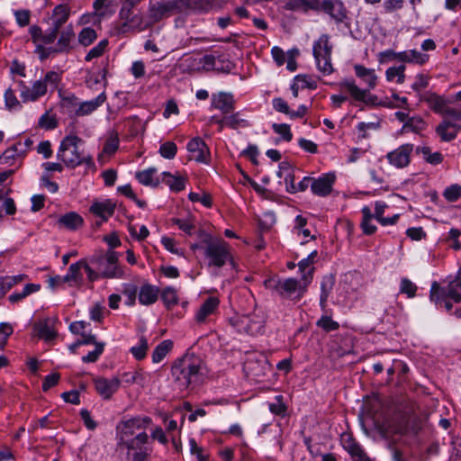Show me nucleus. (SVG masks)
<instances>
[{
  "label": "nucleus",
  "mask_w": 461,
  "mask_h": 461,
  "mask_svg": "<svg viewBox=\"0 0 461 461\" xmlns=\"http://www.w3.org/2000/svg\"><path fill=\"white\" fill-rule=\"evenodd\" d=\"M181 2L197 13H208L213 8L212 0H181Z\"/></svg>",
  "instance_id": "nucleus-36"
},
{
  "label": "nucleus",
  "mask_w": 461,
  "mask_h": 461,
  "mask_svg": "<svg viewBox=\"0 0 461 461\" xmlns=\"http://www.w3.org/2000/svg\"><path fill=\"white\" fill-rule=\"evenodd\" d=\"M111 5V0H95L93 3L94 14L95 16H104Z\"/></svg>",
  "instance_id": "nucleus-62"
},
{
  "label": "nucleus",
  "mask_w": 461,
  "mask_h": 461,
  "mask_svg": "<svg viewBox=\"0 0 461 461\" xmlns=\"http://www.w3.org/2000/svg\"><path fill=\"white\" fill-rule=\"evenodd\" d=\"M302 276V281L290 277L286 279L269 278L264 284L265 286L275 292L281 298L285 300L299 301L305 294L308 285L312 280L313 268H311Z\"/></svg>",
  "instance_id": "nucleus-2"
},
{
  "label": "nucleus",
  "mask_w": 461,
  "mask_h": 461,
  "mask_svg": "<svg viewBox=\"0 0 461 461\" xmlns=\"http://www.w3.org/2000/svg\"><path fill=\"white\" fill-rule=\"evenodd\" d=\"M270 411L277 416L285 417L287 412V406L284 402V396L279 394L275 397V402L269 403Z\"/></svg>",
  "instance_id": "nucleus-46"
},
{
  "label": "nucleus",
  "mask_w": 461,
  "mask_h": 461,
  "mask_svg": "<svg viewBox=\"0 0 461 461\" xmlns=\"http://www.w3.org/2000/svg\"><path fill=\"white\" fill-rule=\"evenodd\" d=\"M143 0H122V6L119 11L118 30L121 33H127L129 32H143V15L137 9V6Z\"/></svg>",
  "instance_id": "nucleus-5"
},
{
  "label": "nucleus",
  "mask_w": 461,
  "mask_h": 461,
  "mask_svg": "<svg viewBox=\"0 0 461 461\" xmlns=\"http://www.w3.org/2000/svg\"><path fill=\"white\" fill-rule=\"evenodd\" d=\"M417 153H421L426 162L431 165H438L443 161V155L437 151L432 153L429 147H418Z\"/></svg>",
  "instance_id": "nucleus-38"
},
{
  "label": "nucleus",
  "mask_w": 461,
  "mask_h": 461,
  "mask_svg": "<svg viewBox=\"0 0 461 461\" xmlns=\"http://www.w3.org/2000/svg\"><path fill=\"white\" fill-rule=\"evenodd\" d=\"M63 104L69 108V112H74L77 115L85 114V103L78 102L77 97L75 95L68 96L63 99Z\"/></svg>",
  "instance_id": "nucleus-45"
},
{
  "label": "nucleus",
  "mask_w": 461,
  "mask_h": 461,
  "mask_svg": "<svg viewBox=\"0 0 461 461\" xmlns=\"http://www.w3.org/2000/svg\"><path fill=\"white\" fill-rule=\"evenodd\" d=\"M316 325L326 332L334 331L339 328V323L327 315L321 316V319L317 321Z\"/></svg>",
  "instance_id": "nucleus-52"
},
{
  "label": "nucleus",
  "mask_w": 461,
  "mask_h": 461,
  "mask_svg": "<svg viewBox=\"0 0 461 461\" xmlns=\"http://www.w3.org/2000/svg\"><path fill=\"white\" fill-rule=\"evenodd\" d=\"M340 87L348 91L350 96L359 102L374 104L377 97L369 94V89L359 88L354 80H345L340 83Z\"/></svg>",
  "instance_id": "nucleus-17"
},
{
  "label": "nucleus",
  "mask_w": 461,
  "mask_h": 461,
  "mask_svg": "<svg viewBox=\"0 0 461 461\" xmlns=\"http://www.w3.org/2000/svg\"><path fill=\"white\" fill-rule=\"evenodd\" d=\"M198 238L204 244V256L208 259V267H222L227 262H232L230 247L222 239L213 238L203 230H198Z\"/></svg>",
  "instance_id": "nucleus-3"
},
{
  "label": "nucleus",
  "mask_w": 461,
  "mask_h": 461,
  "mask_svg": "<svg viewBox=\"0 0 461 461\" xmlns=\"http://www.w3.org/2000/svg\"><path fill=\"white\" fill-rule=\"evenodd\" d=\"M202 358L194 354H185L175 360L171 366V375L174 383L180 390H186L195 386L203 380Z\"/></svg>",
  "instance_id": "nucleus-1"
},
{
  "label": "nucleus",
  "mask_w": 461,
  "mask_h": 461,
  "mask_svg": "<svg viewBox=\"0 0 461 461\" xmlns=\"http://www.w3.org/2000/svg\"><path fill=\"white\" fill-rule=\"evenodd\" d=\"M151 422V418L148 416H136L131 419L122 420L116 425L115 429L116 446L134 438L137 431H145Z\"/></svg>",
  "instance_id": "nucleus-7"
},
{
  "label": "nucleus",
  "mask_w": 461,
  "mask_h": 461,
  "mask_svg": "<svg viewBox=\"0 0 461 461\" xmlns=\"http://www.w3.org/2000/svg\"><path fill=\"white\" fill-rule=\"evenodd\" d=\"M83 224L84 219L74 212H70L60 216L56 222L59 229H66L68 230H76L82 227Z\"/></svg>",
  "instance_id": "nucleus-23"
},
{
  "label": "nucleus",
  "mask_w": 461,
  "mask_h": 461,
  "mask_svg": "<svg viewBox=\"0 0 461 461\" xmlns=\"http://www.w3.org/2000/svg\"><path fill=\"white\" fill-rule=\"evenodd\" d=\"M93 382L95 389L104 400H109L121 385V380L118 377L112 379L95 377Z\"/></svg>",
  "instance_id": "nucleus-15"
},
{
  "label": "nucleus",
  "mask_w": 461,
  "mask_h": 461,
  "mask_svg": "<svg viewBox=\"0 0 461 461\" xmlns=\"http://www.w3.org/2000/svg\"><path fill=\"white\" fill-rule=\"evenodd\" d=\"M69 16V9L65 5L56 6L50 17L51 26L45 32L38 25L30 27L29 32L32 42L53 43L62 26L67 23Z\"/></svg>",
  "instance_id": "nucleus-4"
},
{
  "label": "nucleus",
  "mask_w": 461,
  "mask_h": 461,
  "mask_svg": "<svg viewBox=\"0 0 461 461\" xmlns=\"http://www.w3.org/2000/svg\"><path fill=\"white\" fill-rule=\"evenodd\" d=\"M329 40V35L322 34L314 41L312 47V54L316 60L317 68L324 75H330L333 72L331 64L332 45Z\"/></svg>",
  "instance_id": "nucleus-9"
},
{
  "label": "nucleus",
  "mask_w": 461,
  "mask_h": 461,
  "mask_svg": "<svg viewBox=\"0 0 461 461\" xmlns=\"http://www.w3.org/2000/svg\"><path fill=\"white\" fill-rule=\"evenodd\" d=\"M258 367H259V362L252 360V359L246 361V363L244 365V368L248 371V373L257 378H259V377L265 375V372L263 370L264 366H261L260 368H258Z\"/></svg>",
  "instance_id": "nucleus-57"
},
{
  "label": "nucleus",
  "mask_w": 461,
  "mask_h": 461,
  "mask_svg": "<svg viewBox=\"0 0 461 461\" xmlns=\"http://www.w3.org/2000/svg\"><path fill=\"white\" fill-rule=\"evenodd\" d=\"M424 128V121L420 117H411L407 120L403 129H410L414 132H419Z\"/></svg>",
  "instance_id": "nucleus-63"
},
{
  "label": "nucleus",
  "mask_w": 461,
  "mask_h": 461,
  "mask_svg": "<svg viewBox=\"0 0 461 461\" xmlns=\"http://www.w3.org/2000/svg\"><path fill=\"white\" fill-rule=\"evenodd\" d=\"M317 255V250H313L308 255L307 258L302 259L298 263L299 271L301 272L302 276L303 274H306L308 276L307 272L312 268L311 265H312L315 262Z\"/></svg>",
  "instance_id": "nucleus-54"
},
{
  "label": "nucleus",
  "mask_w": 461,
  "mask_h": 461,
  "mask_svg": "<svg viewBox=\"0 0 461 461\" xmlns=\"http://www.w3.org/2000/svg\"><path fill=\"white\" fill-rule=\"evenodd\" d=\"M158 294V287L150 284H144L138 293V299L140 304L150 305L157 302Z\"/></svg>",
  "instance_id": "nucleus-25"
},
{
  "label": "nucleus",
  "mask_w": 461,
  "mask_h": 461,
  "mask_svg": "<svg viewBox=\"0 0 461 461\" xmlns=\"http://www.w3.org/2000/svg\"><path fill=\"white\" fill-rule=\"evenodd\" d=\"M447 287H442L438 282H433L430 288L429 298L431 302L438 303L448 298Z\"/></svg>",
  "instance_id": "nucleus-42"
},
{
  "label": "nucleus",
  "mask_w": 461,
  "mask_h": 461,
  "mask_svg": "<svg viewBox=\"0 0 461 461\" xmlns=\"http://www.w3.org/2000/svg\"><path fill=\"white\" fill-rule=\"evenodd\" d=\"M81 268L86 270V261L82 259L70 265L68 274L62 278V282L69 283L70 285H77L83 281Z\"/></svg>",
  "instance_id": "nucleus-26"
},
{
  "label": "nucleus",
  "mask_w": 461,
  "mask_h": 461,
  "mask_svg": "<svg viewBox=\"0 0 461 461\" xmlns=\"http://www.w3.org/2000/svg\"><path fill=\"white\" fill-rule=\"evenodd\" d=\"M41 289V285L38 284H28L23 291L20 293H14L9 295L8 299L12 303H16L32 293L38 292Z\"/></svg>",
  "instance_id": "nucleus-40"
},
{
  "label": "nucleus",
  "mask_w": 461,
  "mask_h": 461,
  "mask_svg": "<svg viewBox=\"0 0 461 461\" xmlns=\"http://www.w3.org/2000/svg\"><path fill=\"white\" fill-rule=\"evenodd\" d=\"M321 10L329 14L337 23H344L348 17V10L341 0H324Z\"/></svg>",
  "instance_id": "nucleus-13"
},
{
  "label": "nucleus",
  "mask_w": 461,
  "mask_h": 461,
  "mask_svg": "<svg viewBox=\"0 0 461 461\" xmlns=\"http://www.w3.org/2000/svg\"><path fill=\"white\" fill-rule=\"evenodd\" d=\"M173 348V342L169 339L160 342L152 352V361L159 363Z\"/></svg>",
  "instance_id": "nucleus-37"
},
{
  "label": "nucleus",
  "mask_w": 461,
  "mask_h": 461,
  "mask_svg": "<svg viewBox=\"0 0 461 461\" xmlns=\"http://www.w3.org/2000/svg\"><path fill=\"white\" fill-rule=\"evenodd\" d=\"M212 106L220 110L222 113L227 114L234 110L233 95L224 92L212 95Z\"/></svg>",
  "instance_id": "nucleus-22"
},
{
  "label": "nucleus",
  "mask_w": 461,
  "mask_h": 461,
  "mask_svg": "<svg viewBox=\"0 0 461 461\" xmlns=\"http://www.w3.org/2000/svg\"><path fill=\"white\" fill-rule=\"evenodd\" d=\"M149 435L145 431L137 433L134 438L117 446L118 449H126V457L131 461H148L151 449L147 447Z\"/></svg>",
  "instance_id": "nucleus-8"
},
{
  "label": "nucleus",
  "mask_w": 461,
  "mask_h": 461,
  "mask_svg": "<svg viewBox=\"0 0 461 461\" xmlns=\"http://www.w3.org/2000/svg\"><path fill=\"white\" fill-rule=\"evenodd\" d=\"M335 285V276L333 274L326 275L322 277L321 283L320 305L322 309L326 307L328 298Z\"/></svg>",
  "instance_id": "nucleus-30"
},
{
  "label": "nucleus",
  "mask_w": 461,
  "mask_h": 461,
  "mask_svg": "<svg viewBox=\"0 0 461 461\" xmlns=\"http://www.w3.org/2000/svg\"><path fill=\"white\" fill-rule=\"evenodd\" d=\"M225 122V125L231 129H238L239 127H248L249 123L247 120L240 117L239 113H232L231 115L223 117V121Z\"/></svg>",
  "instance_id": "nucleus-47"
},
{
  "label": "nucleus",
  "mask_w": 461,
  "mask_h": 461,
  "mask_svg": "<svg viewBox=\"0 0 461 461\" xmlns=\"http://www.w3.org/2000/svg\"><path fill=\"white\" fill-rule=\"evenodd\" d=\"M158 152L164 158L173 159L176 155L177 146L173 141H166L160 145Z\"/></svg>",
  "instance_id": "nucleus-50"
},
{
  "label": "nucleus",
  "mask_w": 461,
  "mask_h": 461,
  "mask_svg": "<svg viewBox=\"0 0 461 461\" xmlns=\"http://www.w3.org/2000/svg\"><path fill=\"white\" fill-rule=\"evenodd\" d=\"M59 40L54 47L46 48L45 45L50 43L33 42L36 45V53L39 54L41 59H45L51 54L66 52L70 48V43L75 38V33L70 26L60 29L58 34Z\"/></svg>",
  "instance_id": "nucleus-11"
},
{
  "label": "nucleus",
  "mask_w": 461,
  "mask_h": 461,
  "mask_svg": "<svg viewBox=\"0 0 461 461\" xmlns=\"http://www.w3.org/2000/svg\"><path fill=\"white\" fill-rule=\"evenodd\" d=\"M443 196L448 202H456L461 198V185L455 184L445 189Z\"/></svg>",
  "instance_id": "nucleus-55"
},
{
  "label": "nucleus",
  "mask_w": 461,
  "mask_h": 461,
  "mask_svg": "<svg viewBox=\"0 0 461 461\" xmlns=\"http://www.w3.org/2000/svg\"><path fill=\"white\" fill-rule=\"evenodd\" d=\"M274 131L282 136L285 141H290L293 139V134L290 126L286 123H274L272 126Z\"/></svg>",
  "instance_id": "nucleus-61"
},
{
  "label": "nucleus",
  "mask_w": 461,
  "mask_h": 461,
  "mask_svg": "<svg viewBox=\"0 0 461 461\" xmlns=\"http://www.w3.org/2000/svg\"><path fill=\"white\" fill-rule=\"evenodd\" d=\"M363 218L361 221V229L366 235H372L376 230V226L372 223L374 215L368 206H364L361 210Z\"/></svg>",
  "instance_id": "nucleus-33"
},
{
  "label": "nucleus",
  "mask_w": 461,
  "mask_h": 461,
  "mask_svg": "<svg viewBox=\"0 0 461 461\" xmlns=\"http://www.w3.org/2000/svg\"><path fill=\"white\" fill-rule=\"evenodd\" d=\"M461 130V125L449 120H443L437 127L436 132L442 141L449 142L455 140Z\"/></svg>",
  "instance_id": "nucleus-20"
},
{
  "label": "nucleus",
  "mask_w": 461,
  "mask_h": 461,
  "mask_svg": "<svg viewBox=\"0 0 461 461\" xmlns=\"http://www.w3.org/2000/svg\"><path fill=\"white\" fill-rule=\"evenodd\" d=\"M149 348L148 340L145 337L140 339L139 344L131 348V353L137 360L145 358Z\"/></svg>",
  "instance_id": "nucleus-48"
},
{
  "label": "nucleus",
  "mask_w": 461,
  "mask_h": 461,
  "mask_svg": "<svg viewBox=\"0 0 461 461\" xmlns=\"http://www.w3.org/2000/svg\"><path fill=\"white\" fill-rule=\"evenodd\" d=\"M119 148V138L117 135L109 137L103 148L102 153L98 156V160L103 159L104 156L111 157Z\"/></svg>",
  "instance_id": "nucleus-43"
},
{
  "label": "nucleus",
  "mask_w": 461,
  "mask_h": 461,
  "mask_svg": "<svg viewBox=\"0 0 461 461\" xmlns=\"http://www.w3.org/2000/svg\"><path fill=\"white\" fill-rule=\"evenodd\" d=\"M157 173V169L155 167H149L143 171H139L136 173V179L144 185H150L157 187L160 181L158 177H155V174Z\"/></svg>",
  "instance_id": "nucleus-32"
},
{
  "label": "nucleus",
  "mask_w": 461,
  "mask_h": 461,
  "mask_svg": "<svg viewBox=\"0 0 461 461\" xmlns=\"http://www.w3.org/2000/svg\"><path fill=\"white\" fill-rule=\"evenodd\" d=\"M161 300L167 310L172 309L178 303V296L176 290L171 286L164 288L161 292Z\"/></svg>",
  "instance_id": "nucleus-39"
},
{
  "label": "nucleus",
  "mask_w": 461,
  "mask_h": 461,
  "mask_svg": "<svg viewBox=\"0 0 461 461\" xmlns=\"http://www.w3.org/2000/svg\"><path fill=\"white\" fill-rule=\"evenodd\" d=\"M177 1H156L149 0L147 17L143 16V26L145 30L152 27L162 19L171 15L173 11L178 9Z\"/></svg>",
  "instance_id": "nucleus-10"
},
{
  "label": "nucleus",
  "mask_w": 461,
  "mask_h": 461,
  "mask_svg": "<svg viewBox=\"0 0 461 461\" xmlns=\"http://www.w3.org/2000/svg\"><path fill=\"white\" fill-rule=\"evenodd\" d=\"M161 181L168 185L173 192H180L185 189V179L181 176H176L169 172L162 173Z\"/></svg>",
  "instance_id": "nucleus-35"
},
{
  "label": "nucleus",
  "mask_w": 461,
  "mask_h": 461,
  "mask_svg": "<svg viewBox=\"0 0 461 461\" xmlns=\"http://www.w3.org/2000/svg\"><path fill=\"white\" fill-rule=\"evenodd\" d=\"M447 289L448 298L452 299L456 303H461V278H458V273L455 280L449 282Z\"/></svg>",
  "instance_id": "nucleus-41"
},
{
  "label": "nucleus",
  "mask_w": 461,
  "mask_h": 461,
  "mask_svg": "<svg viewBox=\"0 0 461 461\" xmlns=\"http://www.w3.org/2000/svg\"><path fill=\"white\" fill-rule=\"evenodd\" d=\"M14 329L10 323H0V349H3L7 343L8 338L12 335Z\"/></svg>",
  "instance_id": "nucleus-60"
},
{
  "label": "nucleus",
  "mask_w": 461,
  "mask_h": 461,
  "mask_svg": "<svg viewBox=\"0 0 461 461\" xmlns=\"http://www.w3.org/2000/svg\"><path fill=\"white\" fill-rule=\"evenodd\" d=\"M413 151V145L406 143L396 149L387 153L388 162L397 168L406 167L411 162V154Z\"/></svg>",
  "instance_id": "nucleus-12"
},
{
  "label": "nucleus",
  "mask_w": 461,
  "mask_h": 461,
  "mask_svg": "<svg viewBox=\"0 0 461 461\" xmlns=\"http://www.w3.org/2000/svg\"><path fill=\"white\" fill-rule=\"evenodd\" d=\"M398 60L402 62L415 63L423 65L429 60V55L421 53L416 50L398 52Z\"/></svg>",
  "instance_id": "nucleus-29"
},
{
  "label": "nucleus",
  "mask_w": 461,
  "mask_h": 461,
  "mask_svg": "<svg viewBox=\"0 0 461 461\" xmlns=\"http://www.w3.org/2000/svg\"><path fill=\"white\" fill-rule=\"evenodd\" d=\"M92 84L95 85L96 89L101 90V92L94 100L88 101V113L97 109V107L103 104L106 100L105 87L107 81L105 77V70H103L102 74L96 76L94 79L91 78L88 80V87H92Z\"/></svg>",
  "instance_id": "nucleus-18"
},
{
  "label": "nucleus",
  "mask_w": 461,
  "mask_h": 461,
  "mask_svg": "<svg viewBox=\"0 0 461 461\" xmlns=\"http://www.w3.org/2000/svg\"><path fill=\"white\" fill-rule=\"evenodd\" d=\"M321 0H288L285 5L286 10L308 12L320 11L321 7Z\"/></svg>",
  "instance_id": "nucleus-24"
},
{
  "label": "nucleus",
  "mask_w": 461,
  "mask_h": 461,
  "mask_svg": "<svg viewBox=\"0 0 461 461\" xmlns=\"http://www.w3.org/2000/svg\"><path fill=\"white\" fill-rule=\"evenodd\" d=\"M108 43L107 39H103L96 46L88 50V60L101 57L107 49Z\"/></svg>",
  "instance_id": "nucleus-59"
},
{
  "label": "nucleus",
  "mask_w": 461,
  "mask_h": 461,
  "mask_svg": "<svg viewBox=\"0 0 461 461\" xmlns=\"http://www.w3.org/2000/svg\"><path fill=\"white\" fill-rule=\"evenodd\" d=\"M336 176L333 173L322 175L319 178H313L311 184L312 192L318 196H328L333 189Z\"/></svg>",
  "instance_id": "nucleus-16"
},
{
  "label": "nucleus",
  "mask_w": 461,
  "mask_h": 461,
  "mask_svg": "<svg viewBox=\"0 0 461 461\" xmlns=\"http://www.w3.org/2000/svg\"><path fill=\"white\" fill-rule=\"evenodd\" d=\"M36 329L39 338L46 341H50L54 339L57 336V333L54 330V329L51 326H50L47 322L39 324L36 327Z\"/></svg>",
  "instance_id": "nucleus-49"
},
{
  "label": "nucleus",
  "mask_w": 461,
  "mask_h": 461,
  "mask_svg": "<svg viewBox=\"0 0 461 461\" xmlns=\"http://www.w3.org/2000/svg\"><path fill=\"white\" fill-rule=\"evenodd\" d=\"M114 210L115 203L111 199H105L104 201L95 200L88 212L95 217L102 219L103 221H107L114 213Z\"/></svg>",
  "instance_id": "nucleus-19"
},
{
  "label": "nucleus",
  "mask_w": 461,
  "mask_h": 461,
  "mask_svg": "<svg viewBox=\"0 0 461 461\" xmlns=\"http://www.w3.org/2000/svg\"><path fill=\"white\" fill-rule=\"evenodd\" d=\"M100 276L104 278H122L124 276V270L120 265L105 264Z\"/></svg>",
  "instance_id": "nucleus-44"
},
{
  "label": "nucleus",
  "mask_w": 461,
  "mask_h": 461,
  "mask_svg": "<svg viewBox=\"0 0 461 461\" xmlns=\"http://www.w3.org/2000/svg\"><path fill=\"white\" fill-rule=\"evenodd\" d=\"M420 100L426 102L434 113L439 114L443 113L447 104L443 96L431 92L424 93L421 95Z\"/></svg>",
  "instance_id": "nucleus-28"
},
{
  "label": "nucleus",
  "mask_w": 461,
  "mask_h": 461,
  "mask_svg": "<svg viewBox=\"0 0 461 461\" xmlns=\"http://www.w3.org/2000/svg\"><path fill=\"white\" fill-rule=\"evenodd\" d=\"M234 68V64L225 55L217 56L216 71L230 73Z\"/></svg>",
  "instance_id": "nucleus-58"
},
{
  "label": "nucleus",
  "mask_w": 461,
  "mask_h": 461,
  "mask_svg": "<svg viewBox=\"0 0 461 461\" xmlns=\"http://www.w3.org/2000/svg\"><path fill=\"white\" fill-rule=\"evenodd\" d=\"M104 311L105 307L102 303H96L90 311L91 320L97 322H102L104 319Z\"/></svg>",
  "instance_id": "nucleus-64"
},
{
  "label": "nucleus",
  "mask_w": 461,
  "mask_h": 461,
  "mask_svg": "<svg viewBox=\"0 0 461 461\" xmlns=\"http://www.w3.org/2000/svg\"><path fill=\"white\" fill-rule=\"evenodd\" d=\"M90 346H93L94 348L93 350L88 349V363H94L103 354L105 343L97 341L96 337L95 335L88 334V348Z\"/></svg>",
  "instance_id": "nucleus-34"
},
{
  "label": "nucleus",
  "mask_w": 461,
  "mask_h": 461,
  "mask_svg": "<svg viewBox=\"0 0 461 461\" xmlns=\"http://www.w3.org/2000/svg\"><path fill=\"white\" fill-rule=\"evenodd\" d=\"M122 294L127 298L126 304L133 306L136 302V296L138 294V287L133 284H124L122 290Z\"/></svg>",
  "instance_id": "nucleus-51"
},
{
  "label": "nucleus",
  "mask_w": 461,
  "mask_h": 461,
  "mask_svg": "<svg viewBox=\"0 0 461 461\" xmlns=\"http://www.w3.org/2000/svg\"><path fill=\"white\" fill-rule=\"evenodd\" d=\"M38 125L45 130H53L58 126V121L55 115L45 113L39 120Z\"/></svg>",
  "instance_id": "nucleus-56"
},
{
  "label": "nucleus",
  "mask_w": 461,
  "mask_h": 461,
  "mask_svg": "<svg viewBox=\"0 0 461 461\" xmlns=\"http://www.w3.org/2000/svg\"><path fill=\"white\" fill-rule=\"evenodd\" d=\"M188 152L192 155V158L198 163L209 164L210 149L206 143L200 138H193L186 146Z\"/></svg>",
  "instance_id": "nucleus-14"
},
{
  "label": "nucleus",
  "mask_w": 461,
  "mask_h": 461,
  "mask_svg": "<svg viewBox=\"0 0 461 461\" xmlns=\"http://www.w3.org/2000/svg\"><path fill=\"white\" fill-rule=\"evenodd\" d=\"M343 447L355 461H372L351 436L344 439Z\"/></svg>",
  "instance_id": "nucleus-27"
},
{
  "label": "nucleus",
  "mask_w": 461,
  "mask_h": 461,
  "mask_svg": "<svg viewBox=\"0 0 461 461\" xmlns=\"http://www.w3.org/2000/svg\"><path fill=\"white\" fill-rule=\"evenodd\" d=\"M417 285L412 283L410 279L404 277L401 280L400 293L406 294L409 298H412L416 295Z\"/></svg>",
  "instance_id": "nucleus-53"
},
{
  "label": "nucleus",
  "mask_w": 461,
  "mask_h": 461,
  "mask_svg": "<svg viewBox=\"0 0 461 461\" xmlns=\"http://www.w3.org/2000/svg\"><path fill=\"white\" fill-rule=\"evenodd\" d=\"M84 140L77 136L66 137L59 147L58 157L68 167H75L80 165L83 160Z\"/></svg>",
  "instance_id": "nucleus-6"
},
{
  "label": "nucleus",
  "mask_w": 461,
  "mask_h": 461,
  "mask_svg": "<svg viewBox=\"0 0 461 461\" xmlns=\"http://www.w3.org/2000/svg\"><path fill=\"white\" fill-rule=\"evenodd\" d=\"M354 70L357 77L367 84L369 89L375 88L377 77L374 69L366 68L363 65L357 64L354 66Z\"/></svg>",
  "instance_id": "nucleus-31"
},
{
  "label": "nucleus",
  "mask_w": 461,
  "mask_h": 461,
  "mask_svg": "<svg viewBox=\"0 0 461 461\" xmlns=\"http://www.w3.org/2000/svg\"><path fill=\"white\" fill-rule=\"evenodd\" d=\"M219 303L220 300L217 297H208L196 312L194 316L195 321L199 324L204 323L207 317L216 312L219 307Z\"/></svg>",
  "instance_id": "nucleus-21"
}]
</instances>
